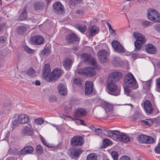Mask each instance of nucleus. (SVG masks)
<instances>
[{
	"label": "nucleus",
	"mask_w": 160,
	"mask_h": 160,
	"mask_svg": "<svg viewBox=\"0 0 160 160\" xmlns=\"http://www.w3.org/2000/svg\"><path fill=\"white\" fill-rule=\"evenodd\" d=\"M81 57L84 59L85 62H87L89 64L91 65L95 68H97V63L96 60L91 57L90 54L85 53L82 54Z\"/></svg>",
	"instance_id": "423d86ee"
},
{
	"label": "nucleus",
	"mask_w": 160,
	"mask_h": 160,
	"mask_svg": "<svg viewBox=\"0 0 160 160\" xmlns=\"http://www.w3.org/2000/svg\"><path fill=\"white\" fill-rule=\"evenodd\" d=\"M147 16L148 18L153 22H160V16L158 12L153 9H149L148 11Z\"/></svg>",
	"instance_id": "39448f33"
},
{
	"label": "nucleus",
	"mask_w": 160,
	"mask_h": 160,
	"mask_svg": "<svg viewBox=\"0 0 160 160\" xmlns=\"http://www.w3.org/2000/svg\"><path fill=\"white\" fill-rule=\"evenodd\" d=\"M29 42L33 44L41 45L43 43L44 38L41 36H33L31 38Z\"/></svg>",
	"instance_id": "6e6552de"
},
{
	"label": "nucleus",
	"mask_w": 160,
	"mask_h": 160,
	"mask_svg": "<svg viewBox=\"0 0 160 160\" xmlns=\"http://www.w3.org/2000/svg\"><path fill=\"white\" fill-rule=\"evenodd\" d=\"M151 22L143 20L142 22V25L144 27H147L151 25Z\"/></svg>",
	"instance_id": "79ce46f5"
},
{
	"label": "nucleus",
	"mask_w": 160,
	"mask_h": 160,
	"mask_svg": "<svg viewBox=\"0 0 160 160\" xmlns=\"http://www.w3.org/2000/svg\"><path fill=\"white\" fill-rule=\"evenodd\" d=\"M18 118L19 123L22 124L27 123L29 120V117L23 114L19 115L18 116Z\"/></svg>",
	"instance_id": "412c9836"
},
{
	"label": "nucleus",
	"mask_w": 160,
	"mask_h": 160,
	"mask_svg": "<svg viewBox=\"0 0 160 160\" xmlns=\"http://www.w3.org/2000/svg\"><path fill=\"white\" fill-rule=\"evenodd\" d=\"M87 113V112L85 110L82 108H79L77 109H76L74 114L73 116L75 118H72V119L73 120H74V119L78 120L77 118L80 117H83L86 115Z\"/></svg>",
	"instance_id": "4468645a"
},
{
	"label": "nucleus",
	"mask_w": 160,
	"mask_h": 160,
	"mask_svg": "<svg viewBox=\"0 0 160 160\" xmlns=\"http://www.w3.org/2000/svg\"><path fill=\"white\" fill-rule=\"evenodd\" d=\"M76 12L78 14H83L84 12V11L83 10H78Z\"/></svg>",
	"instance_id": "69168bd1"
},
{
	"label": "nucleus",
	"mask_w": 160,
	"mask_h": 160,
	"mask_svg": "<svg viewBox=\"0 0 160 160\" xmlns=\"http://www.w3.org/2000/svg\"><path fill=\"white\" fill-rule=\"evenodd\" d=\"M106 24L109 28V30L110 34L116 35L117 34L115 31L112 28L110 23L107 22H106Z\"/></svg>",
	"instance_id": "f704fd0d"
},
{
	"label": "nucleus",
	"mask_w": 160,
	"mask_h": 160,
	"mask_svg": "<svg viewBox=\"0 0 160 160\" xmlns=\"http://www.w3.org/2000/svg\"><path fill=\"white\" fill-rule=\"evenodd\" d=\"M115 138L119 141L125 142H129L130 141V139L128 136L124 134H121L120 132L119 134L116 135Z\"/></svg>",
	"instance_id": "393cba45"
},
{
	"label": "nucleus",
	"mask_w": 160,
	"mask_h": 160,
	"mask_svg": "<svg viewBox=\"0 0 160 160\" xmlns=\"http://www.w3.org/2000/svg\"><path fill=\"white\" fill-rule=\"evenodd\" d=\"M34 151L33 148L31 146H27L21 150L19 152L20 155H24L32 153Z\"/></svg>",
	"instance_id": "ddd939ff"
},
{
	"label": "nucleus",
	"mask_w": 160,
	"mask_h": 160,
	"mask_svg": "<svg viewBox=\"0 0 160 160\" xmlns=\"http://www.w3.org/2000/svg\"><path fill=\"white\" fill-rule=\"evenodd\" d=\"M122 77V73L119 71H115L111 73L108 77V80L114 82H118Z\"/></svg>",
	"instance_id": "0eeeda50"
},
{
	"label": "nucleus",
	"mask_w": 160,
	"mask_h": 160,
	"mask_svg": "<svg viewBox=\"0 0 160 160\" xmlns=\"http://www.w3.org/2000/svg\"><path fill=\"white\" fill-rule=\"evenodd\" d=\"M27 74L31 77L35 76V70L32 68H30L27 72Z\"/></svg>",
	"instance_id": "e433bc0d"
},
{
	"label": "nucleus",
	"mask_w": 160,
	"mask_h": 160,
	"mask_svg": "<svg viewBox=\"0 0 160 160\" xmlns=\"http://www.w3.org/2000/svg\"><path fill=\"white\" fill-rule=\"evenodd\" d=\"M154 142V139L153 137L147 136L145 143H152Z\"/></svg>",
	"instance_id": "4c0bfd02"
},
{
	"label": "nucleus",
	"mask_w": 160,
	"mask_h": 160,
	"mask_svg": "<svg viewBox=\"0 0 160 160\" xmlns=\"http://www.w3.org/2000/svg\"><path fill=\"white\" fill-rule=\"evenodd\" d=\"M139 116V113L137 112H135L133 115V119L136 120L138 118Z\"/></svg>",
	"instance_id": "13d9d810"
},
{
	"label": "nucleus",
	"mask_w": 160,
	"mask_h": 160,
	"mask_svg": "<svg viewBox=\"0 0 160 160\" xmlns=\"http://www.w3.org/2000/svg\"><path fill=\"white\" fill-rule=\"evenodd\" d=\"M124 83L126 87L136 89L138 88L136 81L133 75L129 73L126 75L124 78Z\"/></svg>",
	"instance_id": "f03ea898"
},
{
	"label": "nucleus",
	"mask_w": 160,
	"mask_h": 160,
	"mask_svg": "<svg viewBox=\"0 0 160 160\" xmlns=\"http://www.w3.org/2000/svg\"><path fill=\"white\" fill-rule=\"evenodd\" d=\"M141 122H142V124H145L148 127L152 125L153 122V120L150 119H146L143 120H141Z\"/></svg>",
	"instance_id": "72a5a7b5"
},
{
	"label": "nucleus",
	"mask_w": 160,
	"mask_h": 160,
	"mask_svg": "<svg viewBox=\"0 0 160 160\" xmlns=\"http://www.w3.org/2000/svg\"><path fill=\"white\" fill-rule=\"evenodd\" d=\"M36 151L38 154H41L43 151V149L40 145H38L36 147Z\"/></svg>",
	"instance_id": "58836bf2"
},
{
	"label": "nucleus",
	"mask_w": 160,
	"mask_h": 160,
	"mask_svg": "<svg viewBox=\"0 0 160 160\" xmlns=\"http://www.w3.org/2000/svg\"><path fill=\"white\" fill-rule=\"evenodd\" d=\"M57 100V98L55 96H52L50 97L49 98V101L50 102H54Z\"/></svg>",
	"instance_id": "6e6d98bb"
},
{
	"label": "nucleus",
	"mask_w": 160,
	"mask_h": 160,
	"mask_svg": "<svg viewBox=\"0 0 160 160\" xmlns=\"http://www.w3.org/2000/svg\"><path fill=\"white\" fill-rule=\"evenodd\" d=\"M103 145L102 147L103 148L111 145L112 143L111 141L108 139L105 138L103 140Z\"/></svg>",
	"instance_id": "c9c22d12"
},
{
	"label": "nucleus",
	"mask_w": 160,
	"mask_h": 160,
	"mask_svg": "<svg viewBox=\"0 0 160 160\" xmlns=\"http://www.w3.org/2000/svg\"><path fill=\"white\" fill-rule=\"evenodd\" d=\"M22 132L25 135H31L33 133L32 128L30 125L26 126L23 128Z\"/></svg>",
	"instance_id": "4be33fe9"
},
{
	"label": "nucleus",
	"mask_w": 160,
	"mask_h": 160,
	"mask_svg": "<svg viewBox=\"0 0 160 160\" xmlns=\"http://www.w3.org/2000/svg\"><path fill=\"white\" fill-rule=\"evenodd\" d=\"M73 82L75 84L78 86H80L82 85V81L79 78L74 79H73Z\"/></svg>",
	"instance_id": "37998d69"
},
{
	"label": "nucleus",
	"mask_w": 160,
	"mask_h": 160,
	"mask_svg": "<svg viewBox=\"0 0 160 160\" xmlns=\"http://www.w3.org/2000/svg\"><path fill=\"white\" fill-rule=\"evenodd\" d=\"M154 28V29L158 32L160 33V24L158 23L155 25Z\"/></svg>",
	"instance_id": "5fc2aeb1"
},
{
	"label": "nucleus",
	"mask_w": 160,
	"mask_h": 160,
	"mask_svg": "<svg viewBox=\"0 0 160 160\" xmlns=\"http://www.w3.org/2000/svg\"><path fill=\"white\" fill-rule=\"evenodd\" d=\"M129 88L126 87L124 88V92L125 94L128 96H129L131 92V91Z\"/></svg>",
	"instance_id": "603ef678"
},
{
	"label": "nucleus",
	"mask_w": 160,
	"mask_h": 160,
	"mask_svg": "<svg viewBox=\"0 0 160 160\" xmlns=\"http://www.w3.org/2000/svg\"><path fill=\"white\" fill-rule=\"evenodd\" d=\"M51 72L50 65L46 64L44 66L42 74L45 79L48 82L55 81H56L60 76L61 74V71L59 69H55L51 72L50 76L49 77Z\"/></svg>",
	"instance_id": "f257e3e1"
},
{
	"label": "nucleus",
	"mask_w": 160,
	"mask_h": 160,
	"mask_svg": "<svg viewBox=\"0 0 160 160\" xmlns=\"http://www.w3.org/2000/svg\"><path fill=\"white\" fill-rule=\"evenodd\" d=\"M98 56L100 62L101 63H104L106 62L108 54L106 51L103 50L98 52Z\"/></svg>",
	"instance_id": "f8f14e48"
},
{
	"label": "nucleus",
	"mask_w": 160,
	"mask_h": 160,
	"mask_svg": "<svg viewBox=\"0 0 160 160\" xmlns=\"http://www.w3.org/2000/svg\"><path fill=\"white\" fill-rule=\"evenodd\" d=\"M93 68L90 67H85L84 69L80 70L78 73L79 74H85L90 77H93L94 76L96 73L95 69L97 68L98 66L97 65V68H95V66Z\"/></svg>",
	"instance_id": "20e7f679"
},
{
	"label": "nucleus",
	"mask_w": 160,
	"mask_h": 160,
	"mask_svg": "<svg viewBox=\"0 0 160 160\" xmlns=\"http://www.w3.org/2000/svg\"><path fill=\"white\" fill-rule=\"evenodd\" d=\"M112 61V63L116 67L121 66L123 65L122 62L118 57H114Z\"/></svg>",
	"instance_id": "c85d7f7f"
},
{
	"label": "nucleus",
	"mask_w": 160,
	"mask_h": 160,
	"mask_svg": "<svg viewBox=\"0 0 160 160\" xmlns=\"http://www.w3.org/2000/svg\"><path fill=\"white\" fill-rule=\"evenodd\" d=\"M95 131L96 134L97 135H99L102 133L101 130L99 128L96 129ZM102 133L103 132H102Z\"/></svg>",
	"instance_id": "e2e57ef3"
},
{
	"label": "nucleus",
	"mask_w": 160,
	"mask_h": 160,
	"mask_svg": "<svg viewBox=\"0 0 160 160\" xmlns=\"http://www.w3.org/2000/svg\"><path fill=\"white\" fill-rule=\"evenodd\" d=\"M112 45L115 50L118 53H123L125 52V48L118 41H113L112 42Z\"/></svg>",
	"instance_id": "9d476101"
},
{
	"label": "nucleus",
	"mask_w": 160,
	"mask_h": 160,
	"mask_svg": "<svg viewBox=\"0 0 160 160\" xmlns=\"http://www.w3.org/2000/svg\"><path fill=\"white\" fill-rule=\"evenodd\" d=\"M106 87L108 92L109 94L115 96H118L120 94V92L117 91L118 87L114 81L108 80Z\"/></svg>",
	"instance_id": "7ed1b4c3"
},
{
	"label": "nucleus",
	"mask_w": 160,
	"mask_h": 160,
	"mask_svg": "<svg viewBox=\"0 0 160 160\" xmlns=\"http://www.w3.org/2000/svg\"><path fill=\"white\" fill-rule=\"evenodd\" d=\"M138 56V54L137 53H133L132 54V56L133 58H136Z\"/></svg>",
	"instance_id": "774afa93"
},
{
	"label": "nucleus",
	"mask_w": 160,
	"mask_h": 160,
	"mask_svg": "<svg viewBox=\"0 0 160 160\" xmlns=\"http://www.w3.org/2000/svg\"><path fill=\"white\" fill-rule=\"evenodd\" d=\"M111 155L114 160H118V154L116 152H112Z\"/></svg>",
	"instance_id": "de8ad7c7"
},
{
	"label": "nucleus",
	"mask_w": 160,
	"mask_h": 160,
	"mask_svg": "<svg viewBox=\"0 0 160 160\" xmlns=\"http://www.w3.org/2000/svg\"><path fill=\"white\" fill-rule=\"evenodd\" d=\"M93 84L92 82L89 81H87L85 83V94L86 95H89L92 92Z\"/></svg>",
	"instance_id": "f3484780"
},
{
	"label": "nucleus",
	"mask_w": 160,
	"mask_h": 160,
	"mask_svg": "<svg viewBox=\"0 0 160 160\" xmlns=\"http://www.w3.org/2000/svg\"><path fill=\"white\" fill-rule=\"evenodd\" d=\"M156 153L160 154V142L158 143L157 146L154 149Z\"/></svg>",
	"instance_id": "864d4df0"
},
{
	"label": "nucleus",
	"mask_w": 160,
	"mask_h": 160,
	"mask_svg": "<svg viewBox=\"0 0 160 160\" xmlns=\"http://www.w3.org/2000/svg\"><path fill=\"white\" fill-rule=\"evenodd\" d=\"M71 4L72 5H75L77 4L78 3V0H71Z\"/></svg>",
	"instance_id": "680f3d73"
},
{
	"label": "nucleus",
	"mask_w": 160,
	"mask_h": 160,
	"mask_svg": "<svg viewBox=\"0 0 160 160\" xmlns=\"http://www.w3.org/2000/svg\"><path fill=\"white\" fill-rule=\"evenodd\" d=\"M35 84L36 85L39 86L40 85V82L39 81L37 80L35 82Z\"/></svg>",
	"instance_id": "338daca9"
},
{
	"label": "nucleus",
	"mask_w": 160,
	"mask_h": 160,
	"mask_svg": "<svg viewBox=\"0 0 160 160\" xmlns=\"http://www.w3.org/2000/svg\"><path fill=\"white\" fill-rule=\"evenodd\" d=\"M142 84L143 85L142 91L143 93H145L147 92L150 88L152 81L151 80H149L147 82H144L142 81Z\"/></svg>",
	"instance_id": "bb28decb"
},
{
	"label": "nucleus",
	"mask_w": 160,
	"mask_h": 160,
	"mask_svg": "<svg viewBox=\"0 0 160 160\" xmlns=\"http://www.w3.org/2000/svg\"><path fill=\"white\" fill-rule=\"evenodd\" d=\"M147 135L141 134V143H145L146 139L147 138Z\"/></svg>",
	"instance_id": "3c124183"
},
{
	"label": "nucleus",
	"mask_w": 160,
	"mask_h": 160,
	"mask_svg": "<svg viewBox=\"0 0 160 160\" xmlns=\"http://www.w3.org/2000/svg\"><path fill=\"white\" fill-rule=\"evenodd\" d=\"M145 48L146 52L151 54H154L157 51V49L155 47L150 43H148L147 45H145Z\"/></svg>",
	"instance_id": "6ab92c4d"
},
{
	"label": "nucleus",
	"mask_w": 160,
	"mask_h": 160,
	"mask_svg": "<svg viewBox=\"0 0 160 160\" xmlns=\"http://www.w3.org/2000/svg\"><path fill=\"white\" fill-rule=\"evenodd\" d=\"M78 29L82 33L85 32L87 29L86 26H78L77 27Z\"/></svg>",
	"instance_id": "c03bdc74"
},
{
	"label": "nucleus",
	"mask_w": 160,
	"mask_h": 160,
	"mask_svg": "<svg viewBox=\"0 0 160 160\" xmlns=\"http://www.w3.org/2000/svg\"><path fill=\"white\" fill-rule=\"evenodd\" d=\"M83 151L81 149H78L75 150L73 155L75 157H78L80 154L82 153Z\"/></svg>",
	"instance_id": "ea45409f"
},
{
	"label": "nucleus",
	"mask_w": 160,
	"mask_h": 160,
	"mask_svg": "<svg viewBox=\"0 0 160 160\" xmlns=\"http://www.w3.org/2000/svg\"><path fill=\"white\" fill-rule=\"evenodd\" d=\"M83 140L81 137L77 136L72 138L70 142L72 146L77 147L78 146H81L83 144Z\"/></svg>",
	"instance_id": "1a4fd4ad"
},
{
	"label": "nucleus",
	"mask_w": 160,
	"mask_h": 160,
	"mask_svg": "<svg viewBox=\"0 0 160 160\" xmlns=\"http://www.w3.org/2000/svg\"><path fill=\"white\" fill-rule=\"evenodd\" d=\"M17 117V118H16V117H15L14 118V120H13L12 122V124L13 127H17L19 125V122L18 120V118Z\"/></svg>",
	"instance_id": "a19ab883"
},
{
	"label": "nucleus",
	"mask_w": 160,
	"mask_h": 160,
	"mask_svg": "<svg viewBox=\"0 0 160 160\" xmlns=\"http://www.w3.org/2000/svg\"><path fill=\"white\" fill-rule=\"evenodd\" d=\"M135 38L136 40L134 42L135 51H139L140 50V33L134 32L133 33Z\"/></svg>",
	"instance_id": "2eb2a0df"
},
{
	"label": "nucleus",
	"mask_w": 160,
	"mask_h": 160,
	"mask_svg": "<svg viewBox=\"0 0 160 160\" xmlns=\"http://www.w3.org/2000/svg\"><path fill=\"white\" fill-rule=\"evenodd\" d=\"M58 90L59 93L62 95H65L67 94V89L66 85L62 83L59 84Z\"/></svg>",
	"instance_id": "b1692460"
},
{
	"label": "nucleus",
	"mask_w": 160,
	"mask_h": 160,
	"mask_svg": "<svg viewBox=\"0 0 160 160\" xmlns=\"http://www.w3.org/2000/svg\"><path fill=\"white\" fill-rule=\"evenodd\" d=\"M44 7L43 3L41 2H37L34 5V8L36 10H42Z\"/></svg>",
	"instance_id": "7c9ffc66"
},
{
	"label": "nucleus",
	"mask_w": 160,
	"mask_h": 160,
	"mask_svg": "<svg viewBox=\"0 0 160 160\" xmlns=\"http://www.w3.org/2000/svg\"><path fill=\"white\" fill-rule=\"evenodd\" d=\"M101 106L106 112H111L113 109L112 105L107 102H102L101 104Z\"/></svg>",
	"instance_id": "5701e85b"
},
{
	"label": "nucleus",
	"mask_w": 160,
	"mask_h": 160,
	"mask_svg": "<svg viewBox=\"0 0 160 160\" xmlns=\"http://www.w3.org/2000/svg\"><path fill=\"white\" fill-rule=\"evenodd\" d=\"M35 122L38 125H41L44 122V120L42 118H38L35 120Z\"/></svg>",
	"instance_id": "49530a36"
},
{
	"label": "nucleus",
	"mask_w": 160,
	"mask_h": 160,
	"mask_svg": "<svg viewBox=\"0 0 160 160\" xmlns=\"http://www.w3.org/2000/svg\"><path fill=\"white\" fill-rule=\"evenodd\" d=\"M102 132L104 134L109 137H114L115 138L116 135L120 134V132L118 131H111L104 129L102 130Z\"/></svg>",
	"instance_id": "aec40b11"
},
{
	"label": "nucleus",
	"mask_w": 160,
	"mask_h": 160,
	"mask_svg": "<svg viewBox=\"0 0 160 160\" xmlns=\"http://www.w3.org/2000/svg\"><path fill=\"white\" fill-rule=\"evenodd\" d=\"M157 81V85L158 87L160 88V78H157L156 79Z\"/></svg>",
	"instance_id": "0e129e2a"
},
{
	"label": "nucleus",
	"mask_w": 160,
	"mask_h": 160,
	"mask_svg": "<svg viewBox=\"0 0 160 160\" xmlns=\"http://www.w3.org/2000/svg\"><path fill=\"white\" fill-rule=\"evenodd\" d=\"M119 160H130V158L127 156H123L121 157Z\"/></svg>",
	"instance_id": "052dcab7"
},
{
	"label": "nucleus",
	"mask_w": 160,
	"mask_h": 160,
	"mask_svg": "<svg viewBox=\"0 0 160 160\" xmlns=\"http://www.w3.org/2000/svg\"><path fill=\"white\" fill-rule=\"evenodd\" d=\"M72 63L71 60L68 58H66L63 60L62 64L65 69L68 70L71 68Z\"/></svg>",
	"instance_id": "a878e982"
},
{
	"label": "nucleus",
	"mask_w": 160,
	"mask_h": 160,
	"mask_svg": "<svg viewBox=\"0 0 160 160\" xmlns=\"http://www.w3.org/2000/svg\"><path fill=\"white\" fill-rule=\"evenodd\" d=\"M66 39L67 43L68 44H72L78 42L79 40V38L74 33L67 35Z\"/></svg>",
	"instance_id": "9b49d317"
},
{
	"label": "nucleus",
	"mask_w": 160,
	"mask_h": 160,
	"mask_svg": "<svg viewBox=\"0 0 160 160\" xmlns=\"http://www.w3.org/2000/svg\"><path fill=\"white\" fill-rule=\"evenodd\" d=\"M6 28V25L5 23L1 24L0 25V32H1Z\"/></svg>",
	"instance_id": "4d7b16f0"
},
{
	"label": "nucleus",
	"mask_w": 160,
	"mask_h": 160,
	"mask_svg": "<svg viewBox=\"0 0 160 160\" xmlns=\"http://www.w3.org/2000/svg\"><path fill=\"white\" fill-rule=\"evenodd\" d=\"M53 11L56 13L60 14L62 12L63 10V7L61 2H57L53 5Z\"/></svg>",
	"instance_id": "dca6fc26"
},
{
	"label": "nucleus",
	"mask_w": 160,
	"mask_h": 160,
	"mask_svg": "<svg viewBox=\"0 0 160 160\" xmlns=\"http://www.w3.org/2000/svg\"><path fill=\"white\" fill-rule=\"evenodd\" d=\"M41 140L42 142V143L43 144L47 146L48 147H50L48 145L47 143L46 142L45 140L43 138H41Z\"/></svg>",
	"instance_id": "bf43d9fd"
},
{
	"label": "nucleus",
	"mask_w": 160,
	"mask_h": 160,
	"mask_svg": "<svg viewBox=\"0 0 160 160\" xmlns=\"http://www.w3.org/2000/svg\"><path fill=\"white\" fill-rule=\"evenodd\" d=\"M144 108L145 111L148 113L151 114L153 112L154 109L152 105L148 100H146L144 102Z\"/></svg>",
	"instance_id": "a211bd4d"
},
{
	"label": "nucleus",
	"mask_w": 160,
	"mask_h": 160,
	"mask_svg": "<svg viewBox=\"0 0 160 160\" xmlns=\"http://www.w3.org/2000/svg\"><path fill=\"white\" fill-rule=\"evenodd\" d=\"M87 160H98L97 155L95 153H91L87 157Z\"/></svg>",
	"instance_id": "473e14b6"
},
{
	"label": "nucleus",
	"mask_w": 160,
	"mask_h": 160,
	"mask_svg": "<svg viewBox=\"0 0 160 160\" xmlns=\"http://www.w3.org/2000/svg\"><path fill=\"white\" fill-rule=\"evenodd\" d=\"M99 31L98 28L94 25L88 28V32L92 36H94L97 34Z\"/></svg>",
	"instance_id": "cd10ccee"
},
{
	"label": "nucleus",
	"mask_w": 160,
	"mask_h": 160,
	"mask_svg": "<svg viewBox=\"0 0 160 160\" xmlns=\"http://www.w3.org/2000/svg\"><path fill=\"white\" fill-rule=\"evenodd\" d=\"M27 17V14L26 8H24L19 16V18L20 20H25Z\"/></svg>",
	"instance_id": "c756f323"
},
{
	"label": "nucleus",
	"mask_w": 160,
	"mask_h": 160,
	"mask_svg": "<svg viewBox=\"0 0 160 160\" xmlns=\"http://www.w3.org/2000/svg\"><path fill=\"white\" fill-rule=\"evenodd\" d=\"M49 49L45 48L42 51V54L43 56H47L49 54Z\"/></svg>",
	"instance_id": "09e8293b"
},
{
	"label": "nucleus",
	"mask_w": 160,
	"mask_h": 160,
	"mask_svg": "<svg viewBox=\"0 0 160 160\" xmlns=\"http://www.w3.org/2000/svg\"><path fill=\"white\" fill-rule=\"evenodd\" d=\"M27 31V28L26 27L24 26H19V28L18 29L19 34H22L26 32Z\"/></svg>",
	"instance_id": "2f4dec72"
},
{
	"label": "nucleus",
	"mask_w": 160,
	"mask_h": 160,
	"mask_svg": "<svg viewBox=\"0 0 160 160\" xmlns=\"http://www.w3.org/2000/svg\"><path fill=\"white\" fill-rule=\"evenodd\" d=\"M147 39L145 36L141 33V45L145 43Z\"/></svg>",
	"instance_id": "8fccbe9b"
},
{
	"label": "nucleus",
	"mask_w": 160,
	"mask_h": 160,
	"mask_svg": "<svg viewBox=\"0 0 160 160\" xmlns=\"http://www.w3.org/2000/svg\"><path fill=\"white\" fill-rule=\"evenodd\" d=\"M24 50L29 54H31L34 52V50L31 49L27 46H25L24 47Z\"/></svg>",
	"instance_id": "a18cd8bd"
}]
</instances>
